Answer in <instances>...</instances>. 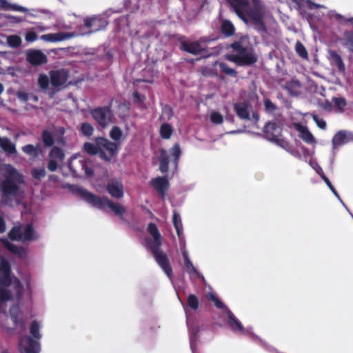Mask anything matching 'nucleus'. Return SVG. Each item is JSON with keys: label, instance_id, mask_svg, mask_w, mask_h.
<instances>
[{"label": "nucleus", "instance_id": "1", "mask_svg": "<svg viewBox=\"0 0 353 353\" xmlns=\"http://www.w3.org/2000/svg\"><path fill=\"white\" fill-rule=\"evenodd\" d=\"M147 230L152 236V238L145 239V247L151 251L156 262L168 277L172 279L173 274L172 268L167 254L161 249L162 237L157 225L153 223H150L148 225Z\"/></svg>", "mask_w": 353, "mask_h": 353}, {"label": "nucleus", "instance_id": "2", "mask_svg": "<svg viewBox=\"0 0 353 353\" xmlns=\"http://www.w3.org/2000/svg\"><path fill=\"white\" fill-rule=\"evenodd\" d=\"M83 148L88 154L98 155L101 160L110 162L118 154L119 143L105 137H98L94 138V143L85 142Z\"/></svg>", "mask_w": 353, "mask_h": 353}, {"label": "nucleus", "instance_id": "3", "mask_svg": "<svg viewBox=\"0 0 353 353\" xmlns=\"http://www.w3.org/2000/svg\"><path fill=\"white\" fill-rule=\"evenodd\" d=\"M76 191L82 199L95 208L104 210L108 207L116 216H122L125 212L123 206L118 203H114L108 197H99L81 187H77Z\"/></svg>", "mask_w": 353, "mask_h": 353}, {"label": "nucleus", "instance_id": "4", "mask_svg": "<svg viewBox=\"0 0 353 353\" xmlns=\"http://www.w3.org/2000/svg\"><path fill=\"white\" fill-rule=\"evenodd\" d=\"M40 325L33 321L30 327L31 336H21L19 339L18 348L20 353H39L41 350L39 341L41 339Z\"/></svg>", "mask_w": 353, "mask_h": 353}, {"label": "nucleus", "instance_id": "5", "mask_svg": "<svg viewBox=\"0 0 353 353\" xmlns=\"http://www.w3.org/2000/svg\"><path fill=\"white\" fill-rule=\"evenodd\" d=\"M245 15L254 26V29L260 33H267L268 29L264 23L265 15V7L261 0H252V6H248L245 11Z\"/></svg>", "mask_w": 353, "mask_h": 353}, {"label": "nucleus", "instance_id": "6", "mask_svg": "<svg viewBox=\"0 0 353 353\" xmlns=\"http://www.w3.org/2000/svg\"><path fill=\"white\" fill-rule=\"evenodd\" d=\"M19 186L11 179L6 177L0 183L1 202L9 205L12 198L19 194Z\"/></svg>", "mask_w": 353, "mask_h": 353}, {"label": "nucleus", "instance_id": "7", "mask_svg": "<svg viewBox=\"0 0 353 353\" xmlns=\"http://www.w3.org/2000/svg\"><path fill=\"white\" fill-rule=\"evenodd\" d=\"M90 114L102 129H105L113 123L114 114L110 106L97 107L92 109Z\"/></svg>", "mask_w": 353, "mask_h": 353}, {"label": "nucleus", "instance_id": "8", "mask_svg": "<svg viewBox=\"0 0 353 353\" xmlns=\"http://www.w3.org/2000/svg\"><path fill=\"white\" fill-rule=\"evenodd\" d=\"M227 59L239 66H250L257 61V56L252 49L239 54H228Z\"/></svg>", "mask_w": 353, "mask_h": 353}, {"label": "nucleus", "instance_id": "9", "mask_svg": "<svg viewBox=\"0 0 353 353\" xmlns=\"http://www.w3.org/2000/svg\"><path fill=\"white\" fill-rule=\"evenodd\" d=\"M9 314L13 322L14 327H8L3 324L2 327H3L10 333H12L17 327L20 330L21 333L25 331L26 327V321L23 318V314L21 310L19 305L18 304H14L10 307Z\"/></svg>", "mask_w": 353, "mask_h": 353}, {"label": "nucleus", "instance_id": "10", "mask_svg": "<svg viewBox=\"0 0 353 353\" xmlns=\"http://www.w3.org/2000/svg\"><path fill=\"white\" fill-rule=\"evenodd\" d=\"M84 26L90 29V33L104 30L108 25L106 18L101 15L86 17L83 20Z\"/></svg>", "mask_w": 353, "mask_h": 353}, {"label": "nucleus", "instance_id": "11", "mask_svg": "<svg viewBox=\"0 0 353 353\" xmlns=\"http://www.w3.org/2000/svg\"><path fill=\"white\" fill-rule=\"evenodd\" d=\"M69 76V72L65 69L51 70L50 72V83L54 88L65 86Z\"/></svg>", "mask_w": 353, "mask_h": 353}, {"label": "nucleus", "instance_id": "12", "mask_svg": "<svg viewBox=\"0 0 353 353\" xmlns=\"http://www.w3.org/2000/svg\"><path fill=\"white\" fill-rule=\"evenodd\" d=\"M12 283L11 267L9 262L0 256V285L9 287Z\"/></svg>", "mask_w": 353, "mask_h": 353}, {"label": "nucleus", "instance_id": "13", "mask_svg": "<svg viewBox=\"0 0 353 353\" xmlns=\"http://www.w3.org/2000/svg\"><path fill=\"white\" fill-rule=\"evenodd\" d=\"M26 283V289L24 288L23 285L21 283L20 280L17 278L14 279L13 285H14V290L16 294V299L17 301H21L23 299V294L26 292L27 296H28V299L30 301L32 300V288H31V283L30 280L29 279H26L25 280Z\"/></svg>", "mask_w": 353, "mask_h": 353}, {"label": "nucleus", "instance_id": "14", "mask_svg": "<svg viewBox=\"0 0 353 353\" xmlns=\"http://www.w3.org/2000/svg\"><path fill=\"white\" fill-rule=\"evenodd\" d=\"M106 190L112 198L121 199L123 197L124 188L120 179L110 180L106 185Z\"/></svg>", "mask_w": 353, "mask_h": 353}, {"label": "nucleus", "instance_id": "15", "mask_svg": "<svg viewBox=\"0 0 353 353\" xmlns=\"http://www.w3.org/2000/svg\"><path fill=\"white\" fill-rule=\"evenodd\" d=\"M26 55V61L32 66H39L48 62L47 56L39 50H29Z\"/></svg>", "mask_w": 353, "mask_h": 353}, {"label": "nucleus", "instance_id": "16", "mask_svg": "<svg viewBox=\"0 0 353 353\" xmlns=\"http://www.w3.org/2000/svg\"><path fill=\"white\" fill-rule=\"evenodd\" d=\"M236 15L245 23H248L245 11L250 6L248 0H228Z\"/></svg>", "mask_w": 353, "mask_h": 353}, {"label": "nucleus", "instance_id": "17", "mask_svg": "<svg viewBox=\"0 0 353 353\" xmlns=\"http://www.w3.org/2000/svg\"><path fill=\"white\" fill-rule=\"evenodd\" d=\"M264 137L269 141L274 140L278 136H282V128L274 121H269L263 128Z\"/></svg>", "mask_w": 353, "mask_h": 353}, {"label": "nucleus", "instance_id": "18", "mask_svg": "<svg viewBox=\"0 0 353 353\" xmlns=\"http://www.w3.org/2000/svg\"><path fill=\"white\" fill-rule=\"evenodd\" d=\"M226 314L228 317V323L233 332H239L242 334L247 332L240 321L234 316L230 309L226 308Z\"/></svg>", "mask_w": 353, "mask_h": 353}, {"label": "nucleus", "instance_id": "19", "mask_svg": "<svg viewBox=\"0 0 353 353\" xmlns=\"http://www.w3.org/2000/svg\"><path fill=\"white\" fill-rule=\"evenodd\" d=\"M151 183L157 192L163 197L169 187L168 179L165 176H158L152 179Z\"/></svg>", "mask_w": 353, "mask_h": 353}, {"label": "nucleus", "instance_id": "20", "mask_svg": "<svg viewBox=\"0 0 353 353\" xmlns=\"http://www.w3.org/2000/svg\"><path fill=\"white\" fill-rule=\"evenodd\" d=\"M181 50L190 54L197 55L200 53L205 52V48H203L198 41L191 43L183 41L181 44Z\"/></svg>", "mask_w": 353, "mask_h": 353}, {"label": "nucleus", "instance_id": "21", "mask_svg": "<svg viewBox=\"0 0 353 353\" xmlns=\"http://www.w3.org/2000/svg\"><path fill=\"white\" fill-rule=\"evenodd\" d=\"M295 129L299 132L300 138L303 140L306 143L311 144L315 143V138L313 134L309 131L306 126L300 123L294 125Z\"/></svg>", "mask_w": 353, "mask_h": 353}, {"label": "nucleus", "instance_id": "22", "mask_svg": "<svg viewBox=\"0 0 353 353\" xmlns=\"http://www.w3.org/2000/svg\"><path fill=\"white\" fill-rule=\"evenodd\" d=\"M234 110L236 115L241 119H250L248 104L245 102H239L234 105Z\"/></svg>", "mask_w": 353, "mask_h": 353}, {"label": "nucleus", "instance_id": "23", "mask_svg": "<svg viewBox=\"0 0 353 353\" xmlns=\"http://www.w3.org/2000/svg\"><path fill=\"white\" fill-rule=\"evenodd\" d=\"M22 151L27 155L35 159L43 154L42 147L40 143L36 145L28 144L21 148Z\"/></svg>", "mask_w": 353, "mask_h": 353}, {"label": "nucleus", "instance_id": "24", "mask_svg": "<svg viewBox=\"0 0 353 353\" xmlns=\"http://www.w3.org/2000/svg\"><path fill=\"white\" fill-rule=\"evenodd\" d=\"M328 54L331 64L335 65L338 68L339 71L344 72L345 67L341 57L333 50H330Z\"/></svg>", "mask_w": 353, "mask_h": 353}, {"label": "nucleus", "instance_id": "25", "mask_svg": "<svg viewBox=\"0 0 353 353\" xmlns=\"http://www.w3.org/2000/svg\"><path fill=\"white\" fill-rule=\"evenodd\" d=\"M301 87V82L299 80L294 79L287 81L283 86V88L286 90L291 96H298L300 93Z\"/></svg>", "mask_w": 353, "mask_h": 353}, {"label": "nucleus", "instance_id": "26", "mask_svg": "<svg viewBox=\"0 0 353 353\" xmlns=\"http://www.w3.org/2000/svg\"><path fill=\"white\" fill-rule=\"evenodd\" d=\"M1 148L3 151L9 155H15L17 154L16 145L12 143L10 139L6 137H3L2 143L0 144Z\"/></svg>", "mask_w": 353, "mask_h": 353}, {"label": "nucleus", "instance_id": "27", "mask_svg": "<svg viewBox=\"0 0 353 353\" xmlns=\"http://www.w3.org/2000/svg\"><path fill=\"white\" fill-rule=\"evenodd\" d=\"M69 37L70 36L67 33L57 32L43 34L41 36V39L48 42H58L63 41Z\"/></svg>", "mask_w": 353, "mask_h": 353}, {"label": "nucleus", "instance_id": "28", "mask_svg": "<svg viewBox=\"0 0 353 353\" xmlns=\"http://www.w3.org/2000/svg\"><path fill=\"white\" fill-rule=\"evenodd\" d=\"M220 30L225 37H230L234 34L235 28L230 21L223 19L221 21Z\"/></svg>", "mask_w": 353, "mask_h": 353}, {"label": "nucleus", "instance_id": "29", "mask_svg": "<svg viewBox=\"0 0 353 353\" xmlns=\"http://www.w3.org/2000/svg\"><path fill=\"white\" fill-rule=\"evenodd\" d=\"M159 161V170L162 173L168 172L169 170V156L165 149L160 150Z\"/></svg>", "mask_w": 353, "mask_h": 353}, {"label": "nucleus", "instance_id": "30", "mask_svg": "<svg viewBox=\"0 0 353 353\" xmlns=\"http://www.w3.org/2000/svg\"><path fill=\"white\" fill-rule=\"evenodd\" d=\"M41 138L45 148H51L55 143L52 133L48 130H43L41 132Z\"/></svg>", "mask_w": 353, "mask_h": 353}, {"label": "nucleus", "instance_id": "31", "mask_svg": "<svg viewBox=\"0 0 353 353\" xmlns=\"http://www.w3.org/2000/svg\"><path fill=\"white\" fill-rule=\"evenodd\" d=\"M173 128L170 124L168 123H163L160 126L159 134L162 139H169L173 134Z\"/></svg>", "mask_w": 353, "mask_h": 353}, {"label": "nucleus", "instance_id": "32", "mask_svg": "<svg viewBox=\"0 0 353 353\" xmlns=\"http://www.w3.org/2000/svg\"><path fill=\"white\" fill-rule=\"evenodd\" d=\"M347 134L346 132L341 130L338 132L332 138V144L334 147L340 146L346 143Z\"/></svg>", "mask_w": 353, "mask_h": 353}, {"label": "nucleus", "instance_id": "33", "mask_svg": "<svg viewBox=\"0 0 353 353\" xmlns=\"http://www.w3.org/2000/svg\"><path fill=\"white\" fill-rule=\"evenodd\" d=\"M172 222L176 231L177 235L179 237H180L183 231V225L181 216L176 210L173 211Z\"/></svg>", "mask_w": 353, "mask_h": 353}, {"label": "nucleus", "instance_id": "34", "mask_svg": "<svg viewBox=\"0 0 353 353\" xmlns=\"http://www.w3.org/2000/svg\"><path fill=\"white\" fill-rule=\"evenodd\" d=\"M37 236L34 234V228L32 224H28L25 228L24 232L22 233V241H31L37 239Z\"/></svg>", "mask_w": 353, "mask_h": 353}, {"label": "nucleus", "instance_id": "35", "mask_svg": "<svg viewBox=\"0 0 353 353\" xmlns=\"http://www.w3.org/2000/svg\"><path fill=\"white\" fill-rule=\"evenodd\" d=\"M65 154L63 150L59 147H53L49 152V158L56 161H62Z\"/></svg>", "mask_w": 353, "mask_h": 353}, {"label": "nucleus", "instance_id": "36", "mask_svg": "<svg viewBox=\"0 0 353 353\" xmlns=\"http://www.w3.org/2000/svg\"><path fill=\"white\" fill-rule=\"evenodd\" d=\"M271 142L275 143L276 145L281 147V148L286 150L287 152L292 153L291 145L290 144V143L288 141H286L285 139L282 138L281 136H278L276 138L274 139V140H272Z\"/></svg>", "mask_w": 353, "mask_h": 353}, {"label": "nucleus", "instance_id": "37", "mask_svg": "<svg viewBox=\"0 0 353 353\" xmlns=\"http://www.w3.org/2000/svg\"><path fill=\"white\" fill-rule=\"evenodd\" d=\"M110 137L114 141V143H119L123 137V132L118 126H114L109 133Z\"/></svg>", "mask_w": 353, "mask_h": 353}, {"label": "nucleus", "instance_id": "38", "mask_svg": "<svg viewBox=\"0 0 353 353\" xmlns=\"http://www.w3.org/2000/svg\"><path fill=\"white\" fill-rule=\"evenodd\" d=\"M0 8L4 10L22 11L24 8L22 6L12 5L7 0H0Z\"/></svg>", "mask_w": 353, "mask_h": 353}, {"label": "nucleus", "instance_id": "39", "mask_svg": "<svg viewBox=\"0 0 353 353\" xmlns=\"http://www.w3.org/2000/svg\"><path fill=\"white\" fill-rule=\"evenodd\" d=\"M295 51L296 54L303 59H307L308 53L304 45L299 41L295 44Z\"/></svg>", "mask_w": 353, "mask_h": 353}, {"label": "nucleus", "instance_id": "40", "mask_svg": "<svg viewBox=\"0 0 353 353\" xmlns=\"http://www.w3.org/2000/svg\"><path fill=\"white\" fill-rule=\"evenodd\" d=\"M80 132L83 136L90 137L93 134L94 128L90 123L84 122L81 124Z\"/></svg>", "mask_w": 353, "mask_h": 353}, {"label": "nucleus", "instance_id": "41", "mask_svg": "<svg viewBox=\"0 0 353 353\" xmlns=\"http://www.w3.org/2000/svg\"><path fill=\"white\" fill-rule=\"evenodd\" d=\"M219 65L221 71L224 73L226 75H228L232 77H236L237 75V72L233 69L229 67V65L223 62L219 63Z\"/></svg>", "mask_w": 353, "mask_h": 353}, {"label": "nucleus", "instance_id": "42", "mask_svg": "<svg viewBox=\"0 0 353 353\" xmlns=\"http://www.w3.org/2000/svg\"><path fill=\"white\" fill-rule=\"evenodd\" d=\"M183 256L185 261V266L186 269L188 270V272L189 274H197L198 272L196 269L193 265L192 263L191 262L190 259H189L188 254L186 252H184L183 253Z\"/></svg>", "mask_w": 353, "mask_h": 353}, {"label": "nucleus", "instance_id": "43", "mask_svg": "<svg viewBox=\"0 0 353 353\" xmlns=\"http://www.w3.org/2000/svg\"><path fill=\"white\" fill-rule=\"evenodd\" d=\"M8 237L12 241L22 240V232L19 227H14L8 233Z\"/></svg>", "mask_w": 353, "mask_h": 353}, {"label": "nucleus", "instance_id": "44", "mask_svg": "<svg viewBox=\"0 0 353 353\" xmlns=\"http://www.w3.org/2000/svg\"><path fill=\"white\" fill-rule=\"evenodd\" d=\"M171 154L174 158V163L176 166L181 154V150L179 143H175L171 148Z\"/></svg>", "mask_w": 353, "mask_h": 353}, {"label": "nucleus", "instance_id": "45", "mask_svg": "<svg viewBox=\"0 0 353 353\" xmlns=\"http://www.w3.org/2000/svg\"><path fill=\"white\" fill-rule=\"evenodd\" d=\"M50 79L46 74H41L38 78V84L41 89L47 90L49 87Z\"/></svg>", "mask_w": 353, "mask_h": 353}, {"label": "nucleus", "instance_id": "46", "mask_svg": "<svg viewBox=\"0 0 353 353\" xmlns=\"http://www.w3.org/2000/svg\"><path fill=\"white\" fill-rule=\"evenodd\" d=\"M0 285V304L5 303L6 301L12 299L10 292Z\"/></svg>", "mask_w": 353, "mask_h": 353}, {"label": "nucleus", "instance_id": "47", "mask_svg": "<svg viewBox=\"0 0 353 353\" xmlns=\"http://www.w3.org/2000/svg\"><path fill=\"white\" fill-rule=\"evenodd\" d=\"M207 296L210 301L214 303L217 308L226 310L227 307L225 304L216 296V294L213 293H209Z\"/></svg>", "mask_w": 353, "mask_h": 353}, {"label": "nucleus", "instance_id": "48", "mask_svg": "<svg viewBox=\"0 0 353 353\" xmlns=\"http://www.w3.org/2000/svg\"><path fill=\"white\" fill-rule=\"evenodd\" d=\"M188 305L192 310H196L199 308V301L194 294H190L187 299Z\"/></svg>", "mask_w": 353, "mask_h": 353}, {"label": "nucleus", "instance_id": "49", "mask_svg": "<svg viewBox=\"0 0 353 353\" xmlns=\"http://www.w3.org/2000/svg\"><path fill=\"white\" fill-rule=\"evenodd\" d=\"M333 101L334 102V105L339 109V110L340 112H343L344 108L347 105L346 100L342 97H334Z\"/></svg>", "mask_w": 353, "mask_h": 353}, {"label": "nucleus", "instance_id": "50", "mask_svg": "<svg viewBox=\"0 0 353 353\" xmlns=\"http://www.w3.org/2000/svg\"><path fill=\"white\" fill-rule=\"evenodd\" d=\"M32 176L35 179H41L46 176V171L43 168H34L31 171Z\"/></svg>", "mask_w": 353, "mask_h": 353}, {"label": "nucleus", "instance_id": "51", "mask_svg": "<svg viewBox=\"0 0 353 353\" xmlns=\"http://www.w3.org/2000/svg\"><path fill=\"white\" fill-rule=\"evenodd\" d=\"M210 121L214 124H221L223 122V116L218 112H212L210 114Z\"/></svg>", "mask_w": 353, "mask_h": 353}, {"label": "nucleus", "instance_id": "52", "mask_svg": "<svg viewBox=\"0 0 353 353\" xmlns=\"http://www.w3.org/2000/svg\"><path fill=\"white\" fill-rule=\"evenodd\" d=\"M345 44L349 46V50L353 52V31H346L344 33Z\"/></svg>", "mask_w": 353, "mask_h": 353}, {"label": "nucleus", "instance_id": "53", "mask_svg": "<svg viewBox=\"0 0 353 353\" xmlns=\"http://www.w3.org/2000/svg\"><path fill=\"white\" fill-rule=\"evenodd\" d=\"M8 43L12 47H19L21 43V39L19 36H10L8 39Z\"/></svg>", "mask_w": 353, "mask_h": 353}, {"label": "nucleus", "instance_id": "54", "mask_svg": "<svg viewBox=\"0 0 353 353\" xmlns=\"http://www.w3.org/2000/svg\"><path fill=\"white\" fill-rule=\"evenodd\" d=\"M321 178L323 179V181L325 183V184L328 186L330 190L333 192V194L339 197V195L334 188V187L332 185V183L329 180V179L325 176L323 172H322V174H321Z\"/></svg>", "mask_w": 353, "mask_h": 353}, {"label": "nucleus", "instance_id": "55", "mask_svg": "<svg viewBox=\"0 0 353 353\" xmlns=\"http://www.w3.org/2000/svg\"><path fill=\"white\" fill-rule=\"evenodd\" d=\"M201 74L206 77H216L217 72L212 67L205 66L201 68Z\"/></svg>", "mask_w": 353, "mask_h": 353}, {"label": "nucleus", "instance_id": "56", "mask_svg": "<svg viewBox=\"0 0 353 353\" xmlns=\"http://www.w3.org/2000/svg\"><path fill=\"white\" fill-rule=\"evenodd\" d=\"M230 47L236 52V54L245 52L248 49V48L243 46L240 41H235L232 43Z\"/></svg>", "mask_w": 353, "mask_h": 353}, {"label": "nucleus", "instance_id": "57", "mask_svg": "<svg viewBox=\"0 0 353 353\" xmlns=\"http://www.w3.org/2000/svg\"><path fill=\"white\" fill-rule=\"evenodd\" d=\"M174 116V112L172 109L169 106H165L163 109L162 116L160 119L164 118L167 120H170Z\"/></svg>", "mask_w": 353, "mask_h": 353}, {"label": "nucleus", "instance_id": "58", "mask_svg": "<svg viewBox=\"0 0 353 353\" xmlns=\"http://www.w3.org/2000/svg\"><path fill=\"white\" fill-rule=\"evenodd\" d=\"M3 245L5 246V248L9 251L12 254H14L16 252V251L20 248L21 247L20 246H17L10 242H9L7 240H4L3 241Z\"/></svg>", "mask_w": 353, "mask_h": 353}, {"label": "nucleus", "instance_id": "59", "mask_svg": "<svg viewBox=\"0 0 353 353\" xmlns=\"http://www.w3.org/2000/svg\"><path fill=\"white\" fill-rule=\"evenodd\" d=\"M312 119L321 129H325L326 122L323 119H319L316 114H312Z\"/></svg>", "mask_w": 353, "mask_h": 353}, {"label": "nucleus", "instance_id": "60", "mask_svg": "<svg viewBox=\"0 0 353 353\" xmlns=\"http://www.w3.org/2000/svg\"><path fill=\"white\" fill-rule=\"evenodd\" d=\"M264 105L266 110L273 112L276 109V106L274 103H273L270 99H265L264 101Z\"/></svg>", "mask_w": 353, "mask_h": 353}, {"label": "nucleus", "instance_id": "61", "mask_svg": "<svg viewBox=\"0 0 353 353\" xmlns=\"http://www.w3.org/2000/svg\"><path fill=\"white\" fill-rule=\"evenodd\" d=\"M57 167H58L57 161H56L54 159H50L48 162V165H47L48 169L51 172H54L55 170H57Z\"/></svg>", "mask_w": 353, "mask_h": 353}, {"label": "nucleus", "instance_id": "62", "mask_svg": "<svg viewBox=\"0 0 353 353\" xmlns=\"http://www.w3.org/2000/svg\"><path fill=\"white\" fill-rule=\"evenodd\" d=\"M37 39V34L36 32H28L26 34V40L28 41V42H33L36 39Z\"/></svg>", "mask_w": 353, "mask_h": 353}, {"label": "nucleus", "instance_id": "63", "mask_svg": "<svg viewBox=\"0 0 353 353\" xmlns=\"http://www.w3.org/2000/svg\"><path fill=\"white\" fill-rule=\"evenodd\" d=\"M17 96L23 101L26 102L28 100V94L24 91H18L17 92Z\"/></svg>", "mask_w": 353, "mask_h": 353}, {"label": "nucleus", "instance_id": "64", "mask_svg": "<svg viewBox=\"0 0 353 353\" xmlns=\"http://www.w3.org/2000/svg\"><path fill=\"white\" fill-rule=\"evenodd\" d=\"M14 254L17 255L21 259H24L27 256L25 249L23 248L22 247L19 248Z\"/></svg>", "mask_w": 353, "mask_h": 353}]
</instances>
